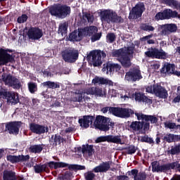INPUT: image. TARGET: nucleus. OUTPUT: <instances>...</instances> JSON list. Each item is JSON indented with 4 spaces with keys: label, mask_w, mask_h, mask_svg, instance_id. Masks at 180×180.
Instances as JSON below:
<instances>
[{
    "label": "nucleus",
    "mask_w": 180,
    "mask_h": 180,
    "mask_svg": "<svg viewBox=\"0 0 180 180\" xmlns=\"http://www.w3.org/2000/svg\"><path fill=\"white\" fill-rule=\"evenodd\" d=\"M49 12L52 16H58L60 19H65L71 15V7L65 4H56L50 8Z\"/></svg>",
    "instance_id": "nucleus-5"
},
{
    "label": "nucleus",
    "mask_w": 180,
    "mask_h": 180,
    "mask_svg": "<svg viewBox=\"0 0 180 180\" xmlns=\"http://www.w3.org/2000/svg\"><path fill=\"white\" fill-rule=\"evenodd\" d=\"M65 139L61 138V135L58 134L52 135L49 139V143L51 146H53V147H57V146H60L61 143H65Z\"/></svg>",
    "instance_id": "nucleus-27"
},
{
    "label": "nucleus",
    "mask_w": 180,
    "mask_h": 180,
    "mask_svg": "<svg viewBox=\"0 0 180 180\" xmlns=\"http://www.w3.org/2000/svg\"><path fill=\"white\" fill-rule=\"evenodd\" d=\"M128 130L136 133V134H146V131L150 130V122H146L144 121H130L127 122Z\"/></svg>",
    "instance_id": "nucleus-4"
},
{
    "label": "nucleus",
    "mask_w": 180,
    "mask_h": 180,
    "mask_svg": "<svg viewBox=\"0 0 180 180\" xmlns=\"http://www.w3.org/2000/svg\"><path fill=\"white\" fill-rule=\"evenodd\" d=\"M28 19L27 15L22 14L21 16H19L17 19L18 23H25Z\"/></svg>",
    "instance_id": "nucleus-53"
},
{
    "label": "nucleus",
    "mask_w": 180,
    "mask_h": 180,
    "mask_svg": "<svg viewBox=\"0 0 180 180\" xmlns=\"http://www.w3.org/2000/svg\"><path fill=\"white\" fill-rule=\"evenodd\" d=\"M102 57H106V53L101 50L90 51L87 55V61H91L94 67H101L102 65Z\"/></svg>",
    "instance_id": "nucleus-8"
},
{
    "label": "nucleus",
    "mask_w": 180,
    "mask_h": 180,
    "mask_svg": "<svg viewBox=\"0 0 180 180\" xmlns=\"http://www.w3.org/2000/svg\"><path fill=\"white\" fill-rule=\"evenodd\" d=\"M116 41V34L113 32H110L106 35L107 43H114Z\"/></svg>",
    "instance_id": "nucleus-43"
},
{
    "label": "nucleus",
    "mask_w": 180,
    "mask_h": 180,
    "mask_svg": "<svg viewBox=\"0 0 180 180\" xmlns=\"http://www.w3.org/2000/svg\"><path fill=\"white\" fill-rule=\"evenodd\" d=\"M92 84H94V85H96V84L107 85V84H109V79L103 77H96L94 79H93Z\"/></svg>",
    "instance_id": "nucleus-39"
},
{
    "label": "nucleus",
    "mask_w": 180,
    "mask_h": 180,
    "mask_svg": "<svg viewBox=\"0 0 180 180\" xmlns=\"http://www.w3.org/2000/svg\"><path fill=\"white\" fill-rule=\"evenodd\" d=\"M155 20H165L164 13L162 12H158L155 16Z\"/></svg>",
    "instance_id": "nucleus-56"
},
{
    "label": "nucleus",
    "mask_w": 180,
    "mask_h": 180,
    "mask_svg": "<svg viewBox=\"0 0 180 180\" xmlns=\"http://www.w3.org/2000/svg\"><path fill=\"white\" fill-rule=\"evenodd\" d=\"M28 89L30 94H34V92L37 91V84L34 82L28 83Z\"/></svg>",
    "instance_id": "nucleus-49"
},
{
    "label": "nucleus",
    "mask_w": 180,
    "mask_h": 180,
    "mask_svg": "<svg viewBox=\"0 0 180 180\" xmlns=\"http://www.w3.org/2000/svg\"><path fill=\"white\" fill-rule=\"evenodd\" d=\"M145 56L149 58H158V60H167L168 58V54L162 49H158L153 47L150 48V51L145 52Z\"/></svg>",
    "instance_id": "nucleus-13"
},
{
    "label": "nucleus",
    "mask_w": 180,
    "mask_h": 180,
    "mask_svg": "<svg viewBox=\"0 0 180 180\" xmlns=\"http://www.w3.org/2000/svg\"><path fill=\"white\" fill-rule=\"evenodd\" d=\"M125 79L129 82H136L143 79V75H141V70L137 68H130L125 74Z\"/></svg>",
    "instance_id": "nucleus-15"
},
{
    "label": "nucleus",
    "mask_w": 180,
    "mask_h": 180,
    "mask_svg": "<svg viewBox=\"0 0 180 180\" xmlns=\"http://www.w3.org/2000/svg\"><path fill=\"white\" fill-rule=\"evenodd\" d=\"M1 79L3 82H4L5 85L11 86V88H13V89H20V88H22L20 80L11 74L6 75L4 73L1 75Z\"/></svg>",
    "instance_id": "nucleus-9"
},
{
    "label": "nucleus",
    "mask_w": 180,
    "mask_h": 180,
    "mask_svg": "<svg viewBox=\"0 0 180 180\" xmlns=\"http://www.w3.org/2000/svg\"><path fill=\"white\" fill-rule=\"evenodd\" d=\"M113 108H116V107H104L101 109V112L103 113H108V112H109V113H112V115H113V112H112L110 110V109Z\"/></svg>",
    "instance_id": "nucleus-60"
},
{
    "label": "nucleus",
    "mask_w": 180,
    "mask_h": 180,
    "mask_svg": "<svg viewBox=\"0 0 180 180\" xmlns=\"http://www.w3.org/2000/svg\"><path fill=\"white\" fill-rule=\"evenodd\" d=\"M30 130L35 134H44L49 133V127L32 122L30 124Z\"/></svg>",
    "instance_id": "nucleus-19"
},
{
    "label": "nucleus",
    "mask_w": 180,
    "mask_h": 180,
    "mask_svg": "<svg viewBox=\"0 0 180 180\" xmlns=\"http://www.w3.org/2000/svg\"><path fill=\"white\" fill-rule=\"evenodd\" d=\"M103 72H106L109 74V72H119L120 70H122V65L118 63H111L110 62H108L106 64L103 65Z\"/></svg>",
    "instance_id": "nucleus-21"
},
{
    "label": "nucleus",
    "mask_w": 180,
    "mask_h": 180,
    "mask_svg": "<svg viewBox=\"0 0 180 180\" xmlns=\"http://www.w3.org/2000/svg\"><path fill=\"white\" fill-rule=\"evenodd\" d=\"M110 169V162H103L98 166L94 168V172H106Z\"/></svg>",
    "instance_id": "nucleus-29"
},
{
    "label": "nucleus",
    "mask_w": 180,
    "mask_h": 180,
    "mask_svg": "<svg viewBox=\"0 0 180 180\" xmlns=\"http://www.w3.org/2000/svg\"><path fill=\"white\" fill-rule=\"evenodd\" d=\"M176 96L174 98V103H179L180 102V86L177 87Z\"/></svg>",
    "instance_id": "nucleus-55"
},
{
    "label": "nucleus",
    "mask_w": 180,
    "mask_h": 180,
    "mask_svg": "<svg viewBox=\"0 0 180 180\" xmlns=\"http://www.w3.org/2000/svg\"><path fill=\"white\" fill-rule=\"evenodd\" d=\"M95 120V116L92 115H84L82 118L79 119V124L81 127L88 129L89 127V123L92 124Z\"/></svg>",
    "instance_id": "nucleus-24"
},
{
    "label": "nucleus",
    "mask_w": 180,
    "mask_h": 180,
    "mask_svg": "<svg viewBox=\"0 0 180 180\" xmlns=\"http://www.w3.org/2000/svg\"><path fill=\"white\" fill-rule=\"evenodd\" d=\"M146 92L148 94H155V96L162 99H167L168 98V91L159 83L148 86L146 87Z\"/></svg>",
    "instance_id": "nucleus-6"
},
{
    "label": "nucleus",
    "mask_w": 180,
    "mask_h": 180,
    "mask_svg": "<svg viewBox=\"0 0 180 180\" xmlns=\"http://www.w3.org/2000/svg\"><path fill=\"white\" fill-rule=\"evenodd\" d=\"M44 144L32 145L30 147V153H34V154H40L43 151Z\"/></svg>",
    "instance_id": "nucleus-38"
},
{
    "label": "nucleus",
    "mask_w": 180,
    "mask_h": 180,
    "mask_svg": "<svg viewBox=\"0 0 180 180\" xmlns=\"http://www.w3.org/2000/svg\"><path fill=\"white\" fill-rule=\"evenodd\" d=\"M79 53L72 48L65 49L61 52V56L65 63H75L78 60Z\"/></svg>",
    "instance_id": "nucleus-10"
},
{
    "label": "nucleus",
    "mask_w": 180,
    "mask_h": 180,
    "mask_svg": "<svg viewBox=\"0 0 180 180\" xmlns=\"http://www.w3.org/2000/svg\"><path fill=\"white\" fill-rule=\"evenodd\" d=\"M6 160L11 164H18L19 162V155H8Z\"/></svg>",
    "instance_id": "nucleus-42"
},
{
    "label": "nucleus",
    "mask_w": 180,
    "mask_h": 180,
    "mask_svg": "<svg viewBox=\"0 0 180 180\" xmlns=\"http://www.w3.org/2000/svg\"><path fill=\"white\" fill-rule=\"evenodd\" d=\"M49 163L47 164H39L34 166V169L36 174H41V172H47L49 170L48 167Z\"/></svg>",
    "instance_id": "nucleus-36"
},
{
    "label": "nucleus",
    "mask_w": 180,
    "mask_h": 180,
    "mask_svg": "<svg viewBox=\"0 0 180 180\" xmlns=\"http://www.w3.org/2000/svg\"><path fill=\"white\" fill-rule=\"evenodd\" d=\"M146 11V6L143 2H138L129 12V19H139L143 16Z\"/></svg>",
    "instance_id": "nucleus-14"
},
{
    "label": "nucleus",
    "mask_w": 180,
    "mask_h": 180,
    "mask_svg": "<svg viewBox=\"0 0 180 180\" xmlns=\"http://www.w3.org/2000/svg\"><path fill=\"white\" fill-rule=\"evenodd\" d=\"M165 127H167V129H175L176 124L174 122H165Z\"/></svg>",
    "instance_id": "nucleus-61"
},
{
    "label": "nucleus",
    "mask_w": 180,
    "mask_h": 180,
    "mask_svg": "<svg viewBox=\"0 0 180 180\" xmlns=\"http://www.w3.org/2000/svg\"><path fill=\"white\" fill-rule=\"evenodd\" d=\"M140 141L141 143H148V144H153L154 139H153V138L148 137V135H146L141 137Z\"/></svg>",
    "instance_id": "nucleus-47"
},
{
    "label": "nucleus",
    "mask_w": 180,
    "mask_h": 180,
    "mask_svg": "<svg viewBox=\"0 0 180 180\" xmlns=\"http://www.w3.org/2000/svg\"><path fill=\"white\" fill-rule=\"evenodd\" d=\"M68 30V23L65 22L59 25L58 33L60 34L62 36L67 34V31Z\"/></svg>",
    "instance_id": "nucleus-40"
},
{
    "label": "nucleus",
    "mask_w": 180,
    "mask_h": 180,
    "mask_svg": "<svg viewBox=\"0 0 180 180\" xmlns=\"http://www.w3.org/2000/svg\"><path fill=\"white\" fill-rule=\"evenodd\" d=\"M21 121H13L6 124V131L9 134H19V130L22 126Z\"/></svg>",
    "instance_id": "nucleus-17"
},
{
    "label": "nucleus",
    "mask_w": 180,
    "mask_h": 180,
    "mask_svg": "<svg viewBox=\"0 0 180 180\" xmlns=\"http://www.w3.org/2000/svg\"><path fill=\"white\" fill-rule=\"evenodd\" d=\"M82 99H83L82 94H76L75 100L76 102H81V101H82Z\"/></svg>",
    "instance_id": "nucleus-64"
},
{
    "label": "nucleus",
    "mask_w": 180,
    "mask_h": 180,
    "mask_svg": "<svg viewBox=\"0 0 180 180\" xmlns=\"http://www.w3.org/2000/svg\"><path fill=\"white\" fill-rule=\"evenodd\" d=\"M127 174L129 176H133L134 180H147V173L146 172H139L137 169H133L131 171H128Z\"/></svg>",
    "instance_id": "nucleus-22"
},
{
    "label": "nucleus",
    "mask_w": 180,
    "mask_h": 180,
    "mask_svg": "<svg viewBox=\"0 0 180 180\" xmlns=\"http://www.w3.org/2000/svg\"><path fill=\"white\" fill-rule=\"evenodd\" d=\"M112 57H122V56L126 54V51H124V49H117L112 53Z\"/></svg>",
    "instance_id": "nucleus-45"
},
{
    "label": "nucleus",
    "mask_w": 180,
    "mask_h": 180,
    "mask_svg": "<svg viewBox=\"0 0 180 180\" xmlns=\"http://www.w3.org/2000/svg\"><path fill=\"white\" fill-rule=\"evenodd\" d=\"M113 143L114 144H122V138L120 136L107 135L98 137L95 143Z\"/></svg>",
    "instance_id": "nucleus-16"
},
{
    "label": "nucleus",
    "mask_w": 180,
    "mask_h": 180,
    "mask_svg": "<svg viewBox=\"0 0 180 180\" xmlns=\"http://www.w3.org/2000/svg\"><path fill=\"white\" fill-rule=\"evenodd\" d=\"M41 85L44 86V88H47V89H57V88H60V83L51 81L44 82L41 83Z\"/></svg>",
    "instance_id": "nucleus-35"
},
{
    "label": "nucleus",
    "mask_w": 180,
    "mask_h": 180,
    "mask_svg": "<svg viewBox=\"0 0 180 180\" xmlns=\"http://www.w3.org/2000/svg\"><path fill=\"white\" fill-rule=\"evenodd\" d=\"M110 111L112 112L114 116L121 117V119H129L134 113V110H131V108L119 107L110 108Z\"/></svg>",
    "instance_id": "nucleus-12"
},
{
    "label": "nucleus",
    "mask_w": 180,
    "mask_h": 180,
    "mask_svg": "<svg viewBox=\"0 0 180 180\" xmlns=\"http://www.w3.org/2000/svg\"><path fill=\"white\" fill-rule=\"evenodd\" d=\"M118 61L120 62L124 68H130V67H131V60L126 53L124 55H122V56L119 58Z\"/></svg>",
    "instance_id": "nucleus-32"
},
{
    "label": "nucleus",
    "mask_w": 180,
    "mask_h": 180,
    "mask_svg": "<svg viewBox=\"0 0 180 180\" xmlns=\"http://www.w3.org/2000/svg\"><path fill=\"white\" fill-rule=\"evenodd\" d=\"M148 122H150L151 124H154L155 123H158V119L155 115H147L146 122H145V123H148Z\"/></svg>",
    "instance_id": "nucleus-44"
},
{
    "label": "nucleus",
    "mask_w": 180,
    "mask_h": 180,
    "mask_svg": "<svg viewBox=\"0 0 180 180\" xmlns=\"http://www.w3.org/2000/svg\"><path fill=\"white\" fill-rule=\"evenodd\" d=\"M94 178H95V174L92 172H88L85 176L86 180H94Z\"/></svg>",
    "instance_id": "nucleus-62"
},
{
    "label": "nucleus",
    "mask_w": 180,
    "mask_h": 180,
    "mask_svg": "<svg viewBox=\"0 0 180 180\" xmlns=\"http://www.w3.org/2000/svg\"><path fill=\"white\" fill-rule=\"evenodd\" d=\"M159 29H161V36H169L172 33H176L178 30V26L174 23L164 24L160 25Z\"/></svg>",
    "instance_id": "nucleus-18"
},
{
    "label": "nucleus",
    "mask_w": 180,
    "mask_h": 180,
    "mask_svg": "<svg viewBox=\"0 0 180 180\" xmlns=\"http://www.w3.org/2000/svg\"><path fill=\"white\" fill-rule=\"evenodd\" d=\"M19 162H26V161H29L30 160V156L29 155H19Z\"/></svg>",
    "instance_id": "nucleus-54"
},
{
    "label": "nucleus",
    "mask_w": 180,
    "mask_h": 180,
    "mask_svg": "<svg viewBox=\"0 0 180 180\" xmlns=\"http://www.w3.org/2000/svg\"><path fill=\"white\" fill-rule=\"evenodd\" d=\"M0 96L4 99H6L7 103L11 105H18L20 100L19 99V94L13 91H7L5 89L0 90Z\"/></svg>",
    "instance_id": "nucleus-11"
},
{
    "label": "nucleus",
    "mask_w": 180,
    "mask_h": 180,
    "mask_svg": "<svg viewBox=\"0 0 180 180\" xmlns=\"http://www.w3.org/2000/svg\"><path fill=\"white\" fill-rule=\"evenodd\" d=\"M124 150L127 151V154L129 155H132V154H135L136 151L139 150V148L137 146H135L134 145H129V146L124 148Z\"/></svg>",
    "instance_id": "nucleus-41"
},
{
    "label": "nucleus",
    "mask_w": 180,
    "mask_h": 180,
    "mask_svg": "<svg viewBox=\"0 0 180 180\" xmlns=\"http://www.w3.org/2000/svg\"><path fill=\"white\" fill-rule=\"evenodd\" d=\"M82 150V154H88L89 157H93L94 154H95V148H94V145H82V148H78V150L80 151Z\"/></svg>",
    "instance_id": "nucleus-28"
},
{
    "label": "nucleus",
    "mask_w": 180,
    "mask_h": 180,
    "mask_svg": "<svg viewBox=\"0 0 180 180\" xmlns=\"http://www.w3.org/2000/svg\"><path fill=\"white\" fill-rule=\"evenodd\" d=\"M175 70V64L165 63L163 67L160 69L161 74H167L168 75H172V72Z\"/></svg>",
    "instance_id": "nucleus-30"
},
{
    "label": "nucleus",
    "mask_w": 180,
    "mask_h": 180,
    "mask_svg": "<svg viewBox=\"0 0 180 180\" xmlns=\"http://www.w3.org/2000/svg\"><path fill=\"white\" fill-rule=\"evenodd\" d=\"M88 94L90 95H96V96H102L103 90L99 87H91L87 90Z\"/></svg>",
    "instance_id": "nucleus-37"
},
{
    "label": "nucleus",
    "mask_w": 180,
    "mask_h": 180,
    "mask_svg": "<svg viewBox=\"0 0 180 180\" xmlns=\"http://www.w3.org/2000/svg\"><path fill=\"white\" fill-rule=\"evenodd\" d=\"M165 5L167 6H174V8H178L179 2L176 0H162Z\"/></svg>",
    "instance_id": "nucleus-46"
},
{
    "label": "nucleus",
    "mask_w": 180,
    "mask_h": 180,
    "mask_svg": "<svg viewBox=\"0 0 180 180\" xmlns=\"http://www.w3.org/2000/svg\"><path fill=\"white\" fill-rule=\"evenodd\" d=\"M94 126L95 129H97L101 131H109L110 127H115V122H112V119L109 117L97 115L94 122ZM109 126H110V127Z\"/></svg>",
    "instance_id": "nucleus-3"
},
{
    "label": "nucleus",
    "mask_w": 180,
    "mask_h": 180,
    "mask_svg": "<svg viewBox=\"0 0 180 180\" xmlns=\"http://www.w3.org/2000/svg\"><path fill=\"white\" fill-rule=\"evenodd\" d=\"M82 39H84V37L82 35V31L81 30V28L78 29V30H74L69 34V41H81Z\"/></svg>",
    "instance_id": "nucleus-26"
},
{
    "label": "nucleus",
    "mask_w": 180,
    "mask_h": 180,
    "mask_svg": "<svg viewBox=\"0 0 180 180\" xmlns=\"http://www.w3.org/2000/svg\"><path fill=\"white\" fill-rule=\"evenodd\" d=\"M171 18H178V19H180V14H178L176 11H172V10L170 9V19Z\"/></svg>",
    "instance_id": "nucleus-59"
},
{
    "label": "nucleus",
    "mask_w": 180,
    "mask_h": 180,
    "mask_svg": "<svg viewBox=\"0 0 180 180\" xmlns=\"http://www.w3.org/2000/svg\"><path fill=\"white\" fill-rule=\"evenodd\" d=\"M101 37H102V33H95L91 37V40L92 43H94V41H98V40H101Z\"/></svg>",
    "instance_id": "nucleus-51"
},
{
    "label": "nucleus",
    "mask_w": 180,
    "mask_h": 180,
    "mask_svg": "<svg viewBox=\"0 0 180 180\" xmlns=\"http://www.w3.org/2000/svg\"><path fill=\"white\" fill-rule=\"evenodd\" d=\"M170 153L172 155H178V154H180V143L172 147L170 150Z\"/></svg>",
    "instance_id": "nucleus-48"
},
{
    "label": "nucleus",
    "mask_w": 180,
    "mask_h": 180,
    "mask_svg": "<svg viewBox=\"0 0 180 180\" xmlns=\"http://www.w3.org/2000/svg\"><path fill=\"white\" fill-rule=\"evenodd\" d=\"M139 29L143 32H148V33H151L155 30V27L153 26L151 22L141 23Z\"/></svg>",
    "instance_id": "nucleus-33"
},
{
    "label": "nucleus",
    "mask_w": 180,
    "mask_h": 180,
    "mask_svg": "<svg viewBox=\"0 0 180 180\" xmlns=\"http://www.w3.org/2000/svg\"><path fill=\"white\" fill-rule=\"evenodd\" d=\"M82 30V34L84 36H92L98 32V27L96 26H89V27H84V28H80Z\"/></svg>",
    "instance_id": "nucleus-31"
},
{
    "label": "nucleus",
    "mask_w": 180,
    "mask_h": 180,
    "mask_svg": "<svg viewBox=\"0 0 180 180\" xmlns=\"http://www.w3.org/2000/svg\"><path fill=\"white\" fill-rule=\"evenodd\" d=\"M170 135H173V136H177L176 134H167L165 136L164 134H161L160 135V139H162V140H164L165 141H166L167 143H176V141H171L169 142V139H171V137L169 136Z\"/></svg>",
    "instance_id": "nucleus-50"
},
{
    "label": "nucleus",
    "mask_w": 180,
    "mask_h": 180,
    "mask_svg": "<svg viewBox=\"0 0 180 180\" xmlns=\"http://www.w3.org/2000/svg\"><path fill=\"white\" fill-rule=\"evenodd\" d=\"M0 50L4 51V55L1 56V61L3 65H6L8 63H12L15 60V58H13V55H11L8 53H12V49H0Z\"/></svg>",
    "instance_id": "nucleus-25"
},
{
    "label": "nucleus",
    "mask_w": 180,
    "mask_h": 180,
    "mask_svg": "<svg viewBox=\"0 0 180 180\" xmlns=\"http://www.w3.org/2000/svg\"><path fill=\"white\" fill-rule=\"evenodd\" d=\"M83 15L81 18V23H92L94 22V16L89 13L83 12Z\"/></svg>",
    "instance_id": "nucleus-34"
},
{
    "label": "nucleus",
    "mask_w": 180,
    "mask_h": 180,
    "mask_svg": "<svg viewBox=\"0 0 180 180\" xmlns=\"http://www.w3.org/2000/svg\"><path fill=\"white\" fill-rule=\"evenodd\" d=\"M137 117V120H145L146 122L147 115H144L142 112H135L134 113Z\"/></svg>",
    "instance_id": "nucleus-52"
},
{
    "label": "nucleus",
    "mask_w": 180,
    "mask_h": 180,
    "mask_svg": "<svg viewBox=\"0 0 180 180\" xmlns=\"http://www.w3.org/2000/svg\"><path fill=\"white\" fill-rule=\"evenodd\" d=\"M170 139L169 142L171 141H180V135H169Z\"/></svg>",
    "instance_id": "nucleus-58"
},
{
    "label": "nucleus",
    "mask_w": 180,
    "mask_h": 180,
    "mask_svg": "<svg viewBox=\"0 0 180 180\" xmlns=\"http://www.w3.org/2000/svg\"><path fill=\"white\" fill-rule=\"evenodd\" d=\"M100 18L101 22H105L110 25V23H123L124 19L122 16H119L116 11L110 9H106L101 11Z\"/></svg>",
    "instance_id": "nucleus-2"
},
{
    "label": "nucleus",
    "mask_w": 180,
    "mask_h": 180,
    "mask_svg": "<svg viewBox=\"0 0 180 180\" xmlns=\"http://www.w3.org/2000/svg\"><path fill=\"white\" fill-rule=\"evenodd\" d=\"M48 167L53 169H58V168H68L70 171H82V169H85V166L79 165H68V163H65L64 162H54L51 161L48 162Z\"/></svg>",
    "instance_id": "nucleus-7"
},
{
    "label": "nucleus",
    "mask_w": 180,
    "mask_h": 180,
    "mask_svg": "<svg viewBox=\"0 0 180 180\" xmlns=\"http://www.w3.org/2000/svg\"><path fill=\"white\" fill-rule=\"evenodd\" d=\"M27 34L30 40H39L43 37V30L32 27L28 30Z\"/></svg>",
    "instance_id": "nucleus-20"
},
{
    "label": "nucleus",
    "mask_w": 180,
    "mask_h": 180,
    "mask_svg": "<svg viewBox=\"0 0 180 180\" xmlns=\"http://www.w3.org/2000/svg\"><path fill=\"white\" fill-rule=\"evenodd\" d=\"M133 96L136 102H143V103H147L148 105H151V103H153V100L147 97L143 92L136 91L133 94Z\"/></svg>",
    "instance_id": "nucleus-23"
},
{
    "label": "nucleus",
    "mask_w": 180,
    "mask_h": 180,
    "mask_svg": "<svg viewBox=\"0 0 180 180\" xmlns=\"http://www.w3.org/2000/svg\"><path fill=\"white\" fill-rule=\"evenodd\" d=\"M153 172H168L171 169H177L180 172L179 161L173 162L171 163H166L162 165L158 161L155 160L151 162ZM170 180H180V174H175Z\"/></svg>",
    "instance_id": "nucleus-1"
},
{
    "label": "nucleus",
    "mask_w": 180,
    "mask_h": 180,
    "mask_svg": "<svg viewBox=\"0 0 180 180\" xmlns=\"http://www.w3.org/2000/svg\"><path fill=\"white\" fill-rule=\"evenodd\" d=\"M165 19H170L171 9H165L162 11Z\"/></svg>",
    "instance_id": "nucleus-57"
},
{
    "label": "nucleus",
    "mask_w": 180,
    "mask_h": 180,
    "mask_svg": "<svg viewBox=\"0 0 180 180\" xmlns=\"http://www.w3.org/2000/svg\"><path fill=\"white\" fill-rule=\"evenodd\" d=\"M63 178L64 179H71L72 178V172L70 171L65 172Z\"/></svg>",
    "instance_id": "nucleus-63"
}]
</instances>
